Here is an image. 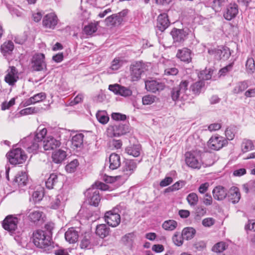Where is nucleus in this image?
Returning <instances> with one entry per match:
<instances>
[{
  "label": "nucleus",
  "mask_w": 255,
  "mask_h": 255,
  "mask_svg": "<svg viewBox=\"0 0 255 255\" xmlns=\"http://www.w3.org/2000/svg\"><path fill=\"white\" fill-rule=\"evenodd\" d=\"M32 241L34 245L43 252L49 253L53 249L51 237L45 231L37 230L32 234Z\"/></svg>",
  "instance_id": "f257e3e1"
},
{
  "label": "nucleus",
  "mask_w": 255,
  "mask_h": 255,
  "mask_svg": "<svg viewBox=\"0 0 255 255\" xmlns=\"http://www.w3.org/2000/svg\"><path fill=\"white\" fill-rule=\"evenodd\" d=\"M125 209L124 205L120 203L112 210L107 211L104 216L106 222L112 227H117L121 223L120 214Z\"/></svg>",
  "instance_id": "f03ea898"
},
{
  "label": "nucleus",
  "mask_w": 255,
  "mask_h": 255,
  "mask_svg": "<svg viewBox=\"0 0 255 255\" xmlns=\"http://www.w3.org/2000/svg\"><path fill=\"white\" fill-rule=\"evenodd\" d=\"M188 85L189 82L187 80H182L179 85L173 87L170 92L172 100L175 102L187 100L188 95L186 91L188 90Z\"/></svg>",
  "instance_id": "7ed1b4c3"
},
{
  "label": "nucleus",
  "mask_w": 255,
  "mask_h": 255,
  "mask_svg": "<svg viewBox=\"0 0 255 255\" xmlns=\"http://www.w3.org/2000/svg\"><path fill=\"white\" fill-rule=\"evenodd\" d=\"M185 162L192 168L199 169L202 164L201 152L199 150H192L186 152Z\"/></svg>",
  "instance_id": "20e7f679"
},
{
  "label": "nucleus",
  "mask_w": 255,
  "mask_h": 255,
  "mask_svg": "<svg viewBox=\"0 0 255 255\" xmlns=\"http://www.w3.org/2000/svg\"><path fill=\"white\" fill-rule=\"evenodd\" d=\"M7 158L12 165L22 164L25 162L27 156L21 148L13 149L6 154Z\"/></svg>",
  "instance_id": "39448f33"
},
{
  "label": "nucleus",
  "mask_w": 255,
  "mask_h": 255,
  "mask_svg": "<svg viewBox=\"0 0 255 255\" xmlns=\"http://www.w3.org/2000/svg\"><path fill=\"white\" fill-rule=\"evenodd\" d=\"M146 65L142 61H136L130 65V76L132 81L139 80L141 75L146 71Z\"/></svg>",
  "instance_id": "423d86ee"
},
{
  "label": "nucleus",
  "mask_w": 255,
  "mask_h": 255,
  "mask_svg": "<svg viewBox=\"0 0 255 255\" xmlns=\"http://www.w3.org/2000/svg\"><path fill=\"white\" fill-rule=\"evenodd\" d=\"M39 141L34 139L32 134L23 138L20 141V144L29 153H36L39 147Z\"/></svg>",
  "instance_id": "0eeeda50"
},
{
  "label": "nucleus",
  "mask_w": 255,
  "mask_h": 255,
  "mask_svg": "<svg viewBox=\"0 0 255 255\" xmlns=\"http://www.w3.org/2000/svg\"><path fill=\"white\" fill-rule=\"evenodd\" d=\"M141 161V159L137 161L136 160L126 159L123 164L122 171L123 173L125 179H127L135 171L137 164Z\"/></svg>",
  "instance_id": "6e6552de"
},
{
  "label": "nucleus",
  "mask_w": 255,
  "mask_h": 255,
  "mask_svg": "<svg viewBox=\"0 0 255 255\" xmlns=\"http://www.w3.org/2000/svg\"><path fill=\"white\" fill-rule=\"evenodd\" d=\"M129 132V128L128 124H116L108 129V135L111 137L120 136Z\"/></svg>",
  "instance_id": "1a4fd4ad"
},
{
  "label": "nucleus",
  "mask_w": 255,
  "mask_h": 255,
  "mask_svg": "<svg viewBox=\"0 0 255 255\" xmlns=\"http://www.w3.org/2000/svg\"><path fill=\"white\" fill-rule=\"evenodd\" d=\"M127 13L128 10L125 9L119 13L112 14L106 18L105 23L108 26H118L122 24L124 18L127 15Z\"/></svg>",
  "instance_id": "9d476101"
},
{
  "label": "nucleus",
  "mask_w": 255,
  "mask_h": 255,
  "mask_svg": "<svg viewBox=\"0 0 255 255\" xmlns=\"http://www.w3.org/2000/svg\"><path fill=\"white\" fill-rule=\"evenodd\" d=\"M20 221L15 215H9L7 216L2 222L3 228L9 232H13L17 228V224Z\"/></svg>",
  "instance_id": "9b49d317"
},
{
  "label": "nucleus",
  "mask_w": 255,
  "mask_h": 255,
  "mask_svg": "<svg viewBox=\"0 0 255 255\" xmlns=\"http://www.w3.org/2000/svg\"><path fill=\"white\" fill-rule=\"evenodd\" d=\"M45 56L42 53L33 55L31 60V68L33 71H40L46 69Z\"/></svg>",
  "instance_id": "f8f14e48"
},
{
  "label": "nucleus",
  "mask_w": 255,
  "mask_h": 255,
  "mask_svg": "<svg viewBox=\"0 0 255 255\" xmlns=\"http://www.w3.org/2000/svg\"><path fill=\"white\" fill-rule=\"evenodd\" d=\"M86 200L88 203L94 206H97L101 201L99 190L92 187L88 189L85 193Z\"/></svg>",
  "instance_id": "ddd939ff"
},
{
  "label": "nucleus",
  "mask_w": 255,
  "mask_h": 255,
  "mask_svg": "<svg viewBox=\"0 0 255 255\" xmlns=\"http://www.w3.org/2000/svg\"><path fill=\"white\" fill-rule=\"evenodd\" d=\"M228 144V141L222 136H212L208 142L211 149L218 150Z\"/></svg>",
  "instance_id": "4468645a"
},
{
  "label": "nucleus",
  "mask_w": 255,
  "mask_h": 255,
  "mask_svg": "<svg viewBox=\"0 0 255 255\" xmlns=\"http://www.w3.org/2000/svg\"><path fill=\"white\" fill-rule=\"evenodd\" d=\"M239 13L238 5L235 2L228 4L224 12L223 16L227 20H231L235 18Z\"/></svg>",
  "instance_id": "2eb2a0df"
},
{
  "label": "nucleus",
  "mask_w": 255,
  "mask_h": 255,
  "mask_svg": "<svg viewBox=\"0 0 255 255\" xmlns=\"http://www.w3.org/2000/svg\"><path fill=\"white\" fill-rule=\"evenodd\" d=\"M145 86L148 91L153 93L163 90L165 87L163 83L156 80H146Z\"/></svg>",
  "instance_id": "dca6fc26"
},
{
  "label": "nucleus",
  "mask_w": 255,
  "mask_h": 255,
  "mask_svg": "<svg viewBox=\"0 0 255 255\" xmlns=\"http://www.w3.org/2000/svg\"><path fill=\"white\" fill-rule=\"evenodd\" d=\"M18 79V73L16 68L14 66L9 67L4 77L5 82L9 86H13Z\"/></svg>",
  "instance_id": "f3484780"
},
{
  "label": "nucleus",
  "mask_w": 255,
  "mask_h": 255,
  "mask_svg": "<svg viewBox=\"0 0 255 255\" xmlns=\"http://www.w3.org/2000/svg\"><path fill=\"white\" fill-rule=\"evenodd\" d=\"M173 43L176 44L182 43L186 39L188 33L183 29L174 28L170 32Z\"/></svg>",
  "instance_id": "a211bd4d"
},
{
  "label": "nucleus",
  "mask_w": 255,
  "mask_h": 255,
  "mask_svg": "<svg viewBox=\"0 0 255 255\" xmlns=\"http://www.w3.org/2000/svg\"><path fill=\"white\" fill-rule=\"evenodd\" d=\"M58 22V18L54 13L45 15L43 19V25L45 27L54 29Z\"/></svg>",
  "instance_id": "6ab92c4d"
},
{
  "label": "nucleus",
  "mask_w": 255,
  "mask_h": 255,
  "mask_svg": "<svg viewBox=\"0 0 255 255\" xmlns=\"http://www.w3.org/2000/svg\"><path fill=\"white\" fill-rule=\"evenodd\" d=\"M170 23L167 14L161 13L157 17L156 28L163 32L170 25Z\"/></svg>",
  "instance_id": "aec40b11"
},
{
  "label": "nucleus",
  "mask_w": 255,
  "mask_h": 255,
  "mask_svg": "<svg viewBox=\"0 0 255 255\" xmlns=\"http://www.w3.org/2000/svg\"><path fill=\"white\" fill-rule=\"evenodd\" d=\"M80 230L72 227L69 228L65 233L66 240L70 244H74L77 242L79 236Z\"/></svg>",
  "instance_id": "412c9836"
},
{
  "label": "nucleus",
  "mask_w": 255,
  "mask_h": 255,
  "mask_svg": "<svg viewBox=\"0 0 255 255\" xmlns=\"http://www.w3.org/2000/svg\"><path fill=\"white\" fill-rule=\"evenodd\" d=\"M61 142L52 136L47 137L43 142V146L45 150H53L59 147Z\"/></svg>",
  "instance_id": "4be33fe9"
},
{
  "label": "nucleus",
  "mask_w": 255,
  "mask_h": 255,
  "mask_svg": "<svg viewBox=\"0 0 255 255\" xmlns=\"http://www.w3.org/2000/svg\"><path fill=\"white\" fill-rule=\"evenodd\" d=\"M94 237L89 233L85 234L81 241L80 247L82 249L90 250L96 245L94 242Z\"/></svg>",
  "instance_id": "5701e85b"
},
{
  "label": "nucleus",
  "mask_w": 255,
  "mask_h": 255,
  "mask_svg": "<svg viewBox=\"0 0 255 255\" xmlns=\"http://www.w3.org/2000/svg\"><path fill=\"white\" fill-rule=\"evenodd\" d=\"M28 181V176L25 172H18L13 181V184L15 186H17L19 188H22L25 186Z\"/></svg>",
  "instance_id": "b1692460"
},
{
  "label": "nucleus",
  "mask_w": 255,
  "mask_h": 255,
  "mask_svg": "<svg viewBox=\"0 0 255 255\" xmlns=\"http://www.w3.org/2000/svg\"><path fill=\"white\" fill-rule=\"evenodd\" d=\"M212 193L214 198L218 201L224 200L227 196L225 188L221 186L215 187L213 190Z\"/></svg>",
  "instance_id": "393cba45"
},
{
  "label": "nucleus",
  "mask_w": 255,
  "mask_h": 255,
  "mask_svg": "<svg viewBox=\"0 0 255 255\" xmlns=\"http://www.w3.org/2000/svg\"><path fill=\"white\" fill-rule=\"evenodd\" d=\"M176 56L183 62L189 63L191 61V51L187 48L179 49Z\"/></svg>",
  "instance_id": "a878e982"
},
{
  "label": "nucleus",
  "mask_w": 255,
  "mask_h": 255,
  "mask_svg": "<svg viewBox=\"0 0 255 255\" xmlns=\"http://www.w3.org/2000/svg\"><path fill=\"white\" fill-rule=\"evenodd\" d=\"M135 235L134 233H129L124 235L121 238V242L128 248L131 250L132 248Z\"/></svg>",
  "instance_id": "bb28decb"
},
{
  "label": "nucleus",
  "mask_w": 255,
  "mask_h": 255,
  "mask_svg": "<svg viewBox=\"0 0 255 255\" xmlns=\"http://www.w3.org/2000/svg\"><path fill=\"white\" fill-rule=\"evenodd\" d=\"M228 198L229 200L233 204L238 203L241 198V194L239 188L236 187L231 188L228 192Z\"/></svg>",
  "instance_id": "cd10ccee"
},
{
  "label": "nucleus",
  "mask_w": 255,
  "mask_h": 255,
  "mask_svg": "<svg viewBox=\"0 0 255 255\" xmlns=\"http://www.w3.org/2000/svg\"><path fill=\"white\" fill-rule=\"evenodd\" d=\"M231 52L228 47H219L216 52L217 60H227L231 56Z\"/></svg>",
  "instance_id": "c85d7f7f"
},
{
  "label": "nucleus",
  "mask_w": 255,
  "mask_h": 255,
  "mask_svg": "<svg viewBox=\"0 0 255 255\" xmlns=\"http://www.w3.org/2000/svg\"><path fill=\"white\" fill-rule=\"evenodd\" d=\"M141 146L139 144L130 145L126 148L125 151L128 155L138 157L140 154Z\"/></svg>",
  "instance_id": "c756f323"
},
{
  "label": "nucleus",
  "mask_w": 255,
  "mask_h": 255,
  "mask_svg": "<svg viewBox=\"0 0 255 255\" xmlns=\"http://www.w3.org/2000/svg\"><path fill=\"white\" fill-rule=\"evenodd\" d=\"M109 168L112 170L117 169L121 165V158L119 154L113 153L109 157Z\"/></svg>",
  "instance_id": "7c9ffc66"
},
{
  "label": "nucleus",
  "mask_w": 255,
  "mask_h": 255,
  "mask_svg": "<svg viewBox=\"0 0 255 255\" xmlns=\"http://www.w3.org/2000/svg\"><path fill=\"white\" fill-rule=\"evenodd\" d=\"M59 182V175L57 173H51L50 174L49 177L45 181L46 187L48 189H52Z\"/></svg>",
  "instance_id": "2f4dec72"
},
{
  "label": "nucleus",
  "mask_w": 255,
  "mask_h": 255,
  "mask_svg": "<svg viewBox=\"0 0 255 255\" xmlns=\"http://www.w3.org/2000/svg\"><path fill=\"white\" fill-rule=\"evenodd\" d=\"M67 156L66 151L59 149L53 152L52 158L53 161L55 163H61Z\"/></svg>",
  "instance_id": "473e14b6"
},
{
  "label": "nucleus",
  "mask_w": 255,
  "mask_h": 255,
  "mask_svg": "<svg viewBox=\"0 0 255 255\" xmlns=\"http://www.w3.org/2000/svg\"><path fill=\"white\" fill-rule=\"evenodd\" d=\"M65 206V201L63 195H58L51 202L50 208L53 209L62 208Z\"/></svg>",
  "instance_id": "72a5a7b5"
},
{
  "label": "nucleus",
  "mask_w": 255,
  "mask_h": 255,
  "mask_svg": "<svg viewBox=\"0 0 255 255\" xmlns=\"http://www.w3.org/2000/svg\"><path fill=\"white\" fill-rule=\"evenodd\" d=\"M96 234L100 238L104 239L110 233V228L105 224H100L97 226Z\"/></svg>",
  "instance_id": "f704fd0d"
},
{
  "label": "nucleus",
  "mask_w": 255,
  "mask_h": 255,
  "mask_svg": "<svg viewBox=\"0 0 255 255\" xmlns=\"http://www.w3.org/2000/svg\"><path fill=\"white\" fill-rule=\"evenodd\" d=\"M46 95L44 92H41L34 95L33 96L29 98L26 101V104L28 105L34 104L35 103L41 102L46 99Z\"/></svg>",
  "instance_id": "c9c22d12"
},
{
  "label": "nucleus",
  "mask_w": 255,
  "mask_h": 255,
  "mask_svg": "<svg viewBox=\"0 0 255 255\" xmlns=\"http://www.w3.org/2000/svg\"><path fill=\"white\" fill-rule=\"evenodd\" d=\"M205 86L204 81H199L193 83L190 86V90L195 95H199Z\"/></svg>",
  "instance_id": "e433bc0d"
},
{
  "label": "nucleus",
  "mask_w": 255,
  "mask_h": 255,
  "mask_svg": "<svg viewBox=\"0 0 255 255\" xmlns=\"http://www.w3.org/2000/svg\"><path fill=\"white\" fill-rule=\"evenodd\" d=\"M30 210H29L28 217L31 222L36 223L42 219V212L39 210H33L30 212Z\"/></svg>",
  "instance_id": "4c0bfd02"
},
{
  "label": "nucleus",
  "mask_w": 255,
  "mask_h": 255,
  "mask_svg": "<svg viewBox=\"0 0 255 255\" xmlns=\"http://www.w3.org/2000/svg\"><path fill=\"white\" fill-rule=\"evenodd\" d=\"M196 233V231L195 229L189 227L184 228L182 231L183 238L187 241L193 239L195 236Z\"/></svg>",
  "instance_id": "58836bf2"
},
{
  "label": "nucleus",
  "mask_w": 255,
  "mask_h": 255,
  "mask_svg": "<svg viewBox=\"0 0 255 255\" xmlns=\"http://www.w3.org/2000/svg\"><path fill=\"white\" fill-rule=\"evenodd\" d=\"M47 133V129L46 128H43L40 129L38 128L35 133L32 135V136L34 137V139L39 141L40 143H41L43 138L45 137L46 134Z\"/></svg>",
  "instance_id": "ea45409f"
},
{
  "label": "nucleus",
  "mask_w": 255,
  "mask_h": 255,
  "mask_svg": "<svg viewBox=\"0 0 255 255\" xmlns=\"http://www.w3.org/2000/svg\"><path fill=\"white\" fill-rule=\"evenodd\" d=\"M14 49V44L11 41L4 42L1 46V52L4 55L9 54Z\"/></svg>",
  "instance_id": "a19ab883"
},
{
  "label": "nucleus",
  "mask_w": 255,
  "mask_h": 255,
  "mask_svg": "<svg viewBox=\"0 0 255 255\" xmlns=\"http://www.w3.org/2000/svg\"><path fill=\"white\" fill-rule=\"evenodd\" d=\"M177 222L173 220H168L164 221L162 224V228L166 231H172L177 227Z\"/></svg>",
  "instance_id": "79ce46f5"
},
{
  "label": "nucleus",
  "mask_w": 255,
  "mask_h": 255,
  "mask_svg": "<svg viewBox=\"0 0 255 255\" xmlns=\"http://www.w3.org/2000/svg\"><path fill=\"white\" fill-rule=\"evenodd\" d=\"M84 136V135L82 133L76 134L75 135L73 136L72 139V144L73 146L78 148L82 146Z\"/></svg>",
  "instance_id": "37998d69"
},
{
  "label": "nucleus",
  "mask_w": 255,
  "mask_h": 255,
  "mask_svg": "<svg viewBox=\"0 0 255 255\" xmlns=\"http://www.w3.org/2000/svg\"><path fill=\"white\" fill-rule=\"evenodd\" d=\"M248 87V83L246 81L239 82L235 86L233 89V93L239 94L244 92Z\"/></svg>",
  "instance_id": "c03bdc74"
},
{
  "label": "nucleus",
  "mask_w": 255,
  "mask_h": 255,
  "mask_svg": "<svg viewBox=\"0 0 255 255\" xmlns=\"http://www.w3.org/2000/svg\"><path fill=\"white\" fill-rule=\"evenodd\" d=\"M255 146L253 141L248 139H244L242 143V150L243 152H248L254 149Z\"/></svg>",
  "instance_id": "a18cd8bd"
},
{
  "label": "nucleus",
  "mask_w": 255,
  "mask_h": 255,
  "mask_svg": "<svg viewBox=\"0 0 255 255\" xmlns=\"http://www.w3.org/2000/svg\"><path fill=\"white\" fill-rule=\"evenodd\" d=\"M186 200L190 206L194 207L198 202V195L195 193H191L187 196Z\"/></svg>",
  "instance_id": "49530a36"
},
{
  "label": "nucleus",
  "mask_w": 255,
  "mask_h": 255,
  "mask_svg": "<svg viewBox=\"0 0 255 255\" xmlns=\"http://www.w3.org/2000/svg\"><path fill=\"white\" fill-rule=\"evenodd\" d=\"M246 71L248 74H253L255 71V64L253 58H248L246 63Z\"/></svg>",
  "instance_id": "de8ad7c7"
},
{
  "label": "nucleus",
  "mask_w": 255,
  "mask_h": 255,
  "mask_svg": "<svg viewBox=\"0 0 255 255\" xmlns=\"http://www.w3.org/2000/svg\"><path fill=\"white\" fill-rule=\"evenodd\" d=\"M96 118L98 121L102 124H106L109 120L107 114L105 111H98L96 114Z\"/></svg>",
  "instance_id": "09e8293b"
},
{
  "label": "nucleus",
  "mask_w": 255,
  "mask_h": 255,
  "mask_svg": "<svg viewBox=\"0 0 255 255\" xmlns=\"http://www.w3.org/2000/svg\"><path fill=\"white\" fill-rule=\"evenodd\" d=\"M228 246L225 242H221L216 244L212 248V251L217 253H220L224 251Z\"/></svg>",
  "instance_id": "8fccbe9b"
},
{
  "label": "nucleus",
  "mask_w": 255,
  "mask_h": 255,
  "mask_svg": "<svg viewBox=\"0 0 255 255\" xmlns=\"http://www.w3.org/2000/svg\"><path fill=\"white\" fill-rule=\"evenodd\" d=\"M78 165V160L77 159H74L66 166L65 169L68 172L72 173L76 170Z\"/></svg>",
  "instance_id": "3c124183"
},
{
  "label": "nucleus",
  "mask_w": 255,
  "mask_h": 255,
  "mask_svg": "<svg viewBox=\"0 0 255 255\" xmlns=\"http://www.w3.org/2000/svg\"><path fill=\"white\" fill-rule=\"evenodd\" d=\"M236 132V128L234 126H230L227 128L225 130V135L228 140L234 139Z\"/></svg>",
  "instance_id": "603ef678"
},
{
  "label": "nucleus",
  "mask_w": 255,
  "mask_h": 255,
  "mask_svg": "<svg viewBox=\"0 0 255 255\" xmlns=\"http://www.w3.org/2000/svg\"><path fill=\"white\" fill-rule=\"evenodd\" d=\"M184 239L182 234L180 235L178 232H176L172 237V241L174 244L178 247L183 245Z\"/></svg>",
  "instance_id": "864d4df0"
},
{
  "label": "nucleus",
  "mask_w": 255,
  "mask_h": 255,
  "mask_svg": "<svg viewBox=\"0 0 255 255\" xmlns=\"http://www.w3.org/2000/svg\"><path fill=\"white\" fill-rule=\"evenodd\" d=\"M227 0H213L212 7L216 11L221 10L222 6H224L227 2Z\"/></svg>",
  "instance_id": "5fc2aeb1"
},
{
  "label": "nucleus",
  "mask_w": 255,
  "mask_h": 255,
  "mask_svg": "<svg viewBox=\"0 0 255 255\" xmlns=\"http://www.w3.org/2000/svg\"><path fill=\"white\" fill-rule=\"evenodd\" d=\"M97 30V25L95 23H90L85 26L84 31L86 34L91 35L95 32Z\"/></svg>",
  "instance_id": "6e6d98bb"
},
{
  "label": "nucleus",
  "mask_w": 255,
  "mask_h": 255,
  "mask_svg": "<svg viewBox=\"0 0 255 255\" xmlns=\"http://www.w3.org/2000/svg\"><path fill=\"white\" fill-rule=\"evenodd\" d=\"M156 96L154 95H147L142 97V102L144 105H151L154 102Z\"/></svg>",
  "instance_id": "4d7b16f0"
},
{
  "label": "nucleus",
  "mask_w": 255,
  "mask_h": 255,
  "mask_svg": "<svg viewBox=\"0 0 255 255\" xmlns=\"http://www.w3.org/2000/svg\"><path fill=\"white\" fill-rule=\"evenodd\" d=\"M132 94V91L128 88L121 85L119 94L123 97H128Z\"/></svg>",
  "instance_id": "13d9d810"
},
{
  "label": "nucleus",
  "mask_w": 255,
  "mask_h": 255,
  "mask_svg": "<svg viewBox=\"0 0 255 255\" xmlns=\"http://www.w3.org/2000/svg\"><path fill=\"white\" fill-rule=\"evenodd\" d=\"M92 187L94 188L95 189L97 190H106L108 189V186L101 182H96L95 183L94 185H93Z\"/></svg>",
  "instance_id": "bf43d9fd"
},
{
  "label": "nucleus",
  "mask_w": 255,
  "mask_h": 255,
  "mask_svg": "<svg viewBox=\"0 0 255 255\" xmlns=\"http://www.w3.org/2000/svg\"><path fill=\"white\" fill-rule=\"evenodd\" d=\"M195 212L197 216L202 217L206 214L207 210L204 206H199L196 207Z\"/></svg>",
  "instance_id": "052dcab7"
},
{
  "label": "nucleus",
  "mask_w": 255,
  "mask_h": 255,
  "mask_svg": "<svg viewBox=\"0 0 255 255\" xmlns=\"http://www.w3.org/2000/svg\"><path fill=\"white\" fill-rule=\"evenodd\" d=\"M233 68V64H229L227 66L223 67L219 72L220 76L225 75L228 72L231 71Z\"/></svg>",
  "instance_id": "680f3d73"
},
{
  "label": "nucleus",
  "mask_w": 255,
  "mask_h": 255,
  "mask_svg": "<svg viewBox=\"0 0 255 255\" xmlns=\"http://www.w3.org/2000/svg\"><path fill=\"white\" fill-rule=\"evenodd\" d=\"M112 118L116 121H125L126 119V116L119 113H115L112 114Z\"/></svg>",
  "instance_id": "e2e57ef3"
},
{
  "label": "nucleus",
  "mask_w": 255,
  "mask_h": 255,
  "mask_svg": "<svg viewBox=\"0 0 255 255\" xmlns=\"http://www.w3.org/2000/svg\"><path fill=\"white\" fill-rule=\"evenodd\" d=\"M172 182L173 179L172 177H166L164 179H163L160 181L159 185L161 187H164L170 185L172 183Z\"/></svg>",
  "instance_id": "0e129e2a"
},
{
  "label": "nucleus",
  "mask_w": 255,
  "mask_h": 255,
  "mask_svg": "<svg viewBox=\"0 0 255 255\" xmlns=\"http://www.w3.org/2000/svg\"><path fill=\"white\" fill-rule=\"evenodd\" d=\"M122 66L121 62L120 60L115 59L112 62L110 69L113 70H118Z\"/></svg>",
  "instance_id": "69168bd1"
},
{
  "label": "nucleus",
  "mask_w": 255,
  "mask_h": 255,
  "mask_svg": "<svg viewBox=\"0 0 255 255\" xmlns=\"http://www.w3.org/2000/svg\"><path fill=\"white\" fill-rule=\"evenodd\" d=\"M43 197L42 194L38 191L33 192L32 195V198L34 202H37L42 200Z\"/></svg>",
  "instance_id": "338daca9"
},
{
  "label": "nucleus",
  "mask_w": 255,
  "mask_h": 255,
  "mask_svg": "<svg viewBox=\"0 0 255 255\" xmlns=\"http://www.w3.org/2000/svg\"><path fill=\"white\" fill-rule=\"evenodd\" d=\"M178 70L175 67L167 68L164 70V74L166 75H176L178 74Z\"/></svg>",
  "instance_id": "774afa93"
}]
</instances>
